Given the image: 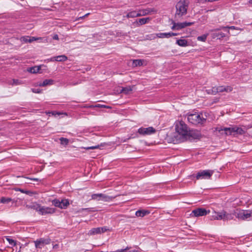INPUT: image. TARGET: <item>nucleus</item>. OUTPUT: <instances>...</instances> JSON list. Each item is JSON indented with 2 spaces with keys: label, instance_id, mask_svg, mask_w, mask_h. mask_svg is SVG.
I'll return each instance as SVG.
<instances>
[{
  "label": "nucleus",
  "instance_id": "obj_1",
  "mask_svg": "<svg viewBox=\"0 0 252 252\" xmlns=\"http://www.w3.org/2000/svg\"><path fill=\"white\" fill-rule=\"evenodd\" d=\"M252 127V125L242 126H237L230 127H217L216 130L225 135H244L246 134L247 130Z\"/></svg>",
  "mask_w": 252,
  "mask_h": 252
},
{
  "label": "nucleus",
  "instance_id": "obj_2",
  "mask_svg": "<svg viewBox=\"0 0 252 252\" xmlns=\"http://www.w3.org/2000/svg\"><path fill=\"white\" fill-rule=\"evenodd\" d=\"M186 116L188 122L195 125H203L206 123L207 117L206 113L203 112L188 113Z\"/></svg>",
  "mask_w": 252,
  "mask_h": 252
},
{
  "label": "nucleus",
  "instance_id": "obj_3",
  "mask_svg": "<svg viewBox=\"0 0 252 252\" xmlns=\"http://www.w3.org/2000/svg\"><path fill=\"white\" fill-rule=\"evenodd\" d=\"M189 5L188 0H180L176 5L175 17L177 19L181 18L187 13Z\"/></svg>",
  "mask_w": 252,
  "mask_h": 252
},
{
  "label": "nucleus",
  "instance_id": "obj_4",
  "mask_svg": "<svg viewBox=\"0 0 252 252\" xmlns=\"http://www.w3.org/2000/svg\"><path fill=\"white\" fill-rule=\"evenodd\" d=\"M31 208L35 210L40 215H51L56 212L54 208L43 206L37 203H34L31 206Z\"/></svg>",
  "mask_w": 252,
  "mask_h": 252
},
{
  "label": "nucleus",
  "instance_id": "obj_5",
  "mask_svg": "<svg viewBox=\"0 0 252 252\" xmlns=\"http://www.w3.org/2000/svg\"><path fill=\"white\" fill-rule=\"evenodd\" d=\"M235 216L239 220H252V210H240L235 212Z\"/></svg>",
  "mask_w": 252,
  "mask_h": 252
},
{
  "label": "nucleus",
  "instance_id": "obj_6",
  "mask_svg": "<svg viewBox=\"0 0 252 252\" xmlns=\"http://www.w3.org/2000/svg\"><path fill=\"white\" fill-rule=\"evenodd\" d=\"M176 132L181 137H184L188 134V128L187 125L183 122H178L175 126Z\"/></svg>",
  "mask_w": 252,
  "mask_h": 252
},
{
  "label": "nucleus",
  "instance_id": "obj_7",
  "mask_svg": "<svg viewBox=\"0 0 252 252\" xmlns=\"http://www.w3.org/2000/svg\"><path fill=\"white\" fill-rule=\"evenodd\" d=\"M233 88L231 86H219L214 87L212 89L206 90V92L210 94H216L218 93H222L223 92L229 93L231 92Z\"/></svg>",
  "mask_w": 252,
  "mask_h": 252
},
{
  "label": "nucleus",
  "instance_id": "obj_8",
  "mask_svg": "<svg viewBox=\"0 0 252 252\" xmlns=\"http://www.w3.org/2000/svg\"><path fill=\"white\" fill-rule=\"evenodd\" d=\"M52 204L55 207L60 208V209H66L69 205V202L68 199H62L61 201L57 199L52 201Z\"/></svg>",
  "mask_w": 252,
  "mask_h": 252
},
{
  "label": "nucleus",
  "instance_id": "obj_9",
  "mask_svg": "<svg viewBox=\"0 0 252 252\" xmlns=\"http://www.w3.org/2000/svg\"><path fill=\"white\" fill-rule=\"evenodd\" d=\"M173 26L171 29L173 30H180L187 27L190 26L194 24V22H185L183 23H176L174 21L172 22Z\"/></svg>",
  "mask_w": 252,
  "mask_h": 252
},
{
  "label": "nucleus",
  "instance_id": "obj_10",
  "mask_svg": "<svg viewBox=\"0 0 252 252\" xmlns=\"http://www.w3.org/2000/svg\"><path fill=\"white\" fill-rule=\"evenodd\" d=\"M213 173V170H202L198 172L196 177L197 179H209L211 178Z\"/></svg>",
  "mask_w": 252,
  "mask_h": 252
},
{
  "label": "nucleus",
  "instance_id": "obj_11",
  "mask_svg": "<svg viewBox=\"0 0 252 252\" xmlns=\"http://www.w3.org/2000/svg\"><path fill=\"white\" fill-rule=\"evenodd\" d=\"M51 239L49 238H40L34 241L35 246L37 249H42L45 245L49 244Z\"/></svg>",
  "mask_w": 252,
  "mask_h": 252
},
{
  "label": "nucleus",
  "instance_id": "obj_12",
  "mask_svg": "<svg viewBox=\"0 0 252 252\" xmlns=\"http://www.w3.org/2000/svg\"><path fill=\"white\" fill-rule=\"evenodd\" d=\"M155 129L152 126L148 127H141L138 129V132L143 135H150L155 133Z\"/></svg>",
  "mask_w": 252,
  "mask_h": 252
},
{
  "label": "nucleus",
  "instance_id": "obj_13",
  "mask_svg": "<svg viewBox=\"0 0 252 252\" xmlns=\"http://www.w3.org/2000/svg\"><path fill=\"white\" fill-rule=\"evenodd\" d=\"M210 213V210H207L204 208H197L192 211L191 215L195 217L206 216Z\"/></svg>",
  "mask_w": 252,
  "mask_h": 252
},
{
  "label": "nucleus",
  "instance_id": "obj_14",
  "mask_svg": "<svg viewBox=\"0 0 252 252\" xmlns=\"http://www.w3.org/2000/svg\"><path fill=\"white\" fill-rule=\"evenodd\" d=\"M214 215H212L211 218V220H223L225 217V214H223V211L221 212H214Z\"/></svg>",
  "mask_w": 252,
  "mask_h": 252
},
{
  "label": "nucleus",
  "instance_id": "obj_15",
  "mask_svg": "<svg viewBox=\"0 0 252 252\" xmlns=\"http://www.w3.org/2000/svg\"><path fill=\"white\" fill-rule=\"evenodd\" d=\"M67 60V58L65 55H60L51 58L49 61L51 62H64Z\"/></svg>",
  "mask_w": 252,
  "mask_h": 252
},
{
  "label": "nucleus",
  "instance_id": "obj_16",
  "mask_svg": "<svg viewBox=\"0 0 252 252\" xmlns=\"http://www.w3.org/2000/svg\"><path fill=\"white\" fill-rule=\"evenodd\" d=\"M139 17L142 16H145L147 15H149L150 13H151L152 12L154 11V10L153 9H145L142 10H139Z\"/></svg>",
  "mask_w": 252,
  "mask_h": 252
},
{
  "label": "nucleus",
  "instance_id": "obj_17",
  "mask_svg": "<svg viewBox=\"0 0 252 252\" xmlns=\"http://www.w3.org/2000/svg\"><path fill=\"white\" fill-rule=\"evenodd\" d=\"M150 214V212L145 210H139L136 212L135 215L138 217H143Z\"/></svg>",
  "mask_w": 252,
  "mask_h": 252
},
{
  "label": "nucleus",
  "instance_id": "obj_18",
  "mask_svg": "<svg viewBox=\"0 0 252 252\" xmlns=\"http://www.w3.org/2000/svg\"><path fill=\"white\" fill-rule=\"evenodd\" d=\"M42 66V65L39 66H34L28 68L27 70L28 72L32 73H36L39 71V70Z\"/></svg>",
  "mask_w": 252,
  "mask_h": 252
},
{
  "label": "nucleus",
  "instance_id": "obj_19",
  "mask_svg": "<svg viewBox=\"0 0 252 252\" xmlns=\"http://www.w3.org/2000/svg\"><path fill=\"white\" fill-rule=\"evenodd\" d=\"M176 44L181 47H187L189 45L188 41L184 39H180L177 40Z\"/></svg>",
  "mask_w": 252,
  "mask_h": 252
},
{
  "label": "nucleus",
  "instance_id": "obj_20",
  "mask_svg": "<svg viewBox=\"0 0 252 252\" xmlns=\"http://www.w3.org/2000/svg\"><path fill=\"white\" fill-rule=\"evenodd\" d=\"M100 197L101 199L100 200H104V201H107L108 200V198H109V197H108V196H104L103 194H94L93 195H92V199H97V197Z\"/></svg>",
  "mask_w": 252,
  "mask_h": 252
},
{
  "label": "nucleus",
  "instance_id": "obj_21",
  "mask_svg": "<svg viewBox=\"0 0 252 252\" xmlns=\"http://www.w3.org/2000/svg\"><path fill=\"white\" fill-rule=\"evenodd\" d=\"M151 20V18L149 17L147 18H143L139 19L138 21H136L137 24L138 26H141L146 23H148Z\"/></svg>",
  "mask_w": 252,
  "mask_h": 252
},
{
  "label": "nucleus",
  "instance_id": "obj_22",
  "mask_svg": "<svg viewBox=\"0 0 252 252\" xmlns=\"http://www.w3.org/2000/svg\"><path fill=\"white\" fill-rule=\"evenodd\" d=\"M127 18H135L137 17H139V11L137 12L136 11H132L129 12L127 15L126 16Z\"/></svg>",
  "mask_w": 252,
  "mask_h": 252
},
{
  "label": "nucleus",
  "instance_id": "obj_23",
  "mask_svg": "<svg viewBox=\"0 0 252 252\" xmlns=\"http://www.w3.org/2000/svg\"><path fill=\"white\" fill-rule=\"evenodd\" d=\"M54 80L52 79H45L42 83L39 84L40 87H44L47 85H51L53 84Z\"/></svg>",
  "mask_w": 252,
  "mask_h": 252
},
{
  "label": "nucleus",
  "instance_id": "obj_24",
  "mask_svg": "<svg viewBox=\"0 0 252 252\" xmlns=\"http://www.w3.org/2000/svg\"><path fill=\"white\" fill-rule=\"evenodd\" d=\"M133 86H127L125 88H122L121 90V93L125 94H129L133 90Z\"/></svg>",
  "mask_w": 252,
  "mask_h": 252
},
{
  "label": "nucleus",
  "instance_id": "obj_25",
  "mask_svg": "<svg viewBox=\"0 0 252 252\" xmlns=\"http://www.w3.org/2000/svg\"><path fill=\"white\" fill-rule=\"evenodd\" d=\"M145 61L144 60L138 59L134 60L132 62L133 66H141L144 64Z\"/></svg>",
  "mask_w": 252,
  "mask_h": 252
},
{
  "label": "nucleus",
  "instance_id": "obj_26",
  "mask_svg": "<svg viewBox=\"0 0 252 252\" xmlns=\"http://www.w3.org/2000/svg\"><path fill=\"white\" fill-rule=\"evenodd\" d=\"M100 233H101V230H100V229L99 228V227L92 228L88 232V234L90 235L97 234H100Z\"/></svg>",
  "mask_w": 252,
  "mask_h": 252
},
{
  "label": "nucleus",
  "instance_id": "obj_27",
  "mask_svg": "<svg viewBox=\"0 0 252 252\" xmlns=\"http://www.w3.org/2000/svg\"><path fill=\"white\" fill-rule=\"evenodd\" d=\"M38 40H42L43 42H47V39H45L43 37H29V40H28V42H32L33 41Z\"/></svg>",
  "mask_w": 252,
  "mask_h": 252
},
{
  "label": "nucleus",
  "instance_id": "obj_28",
  "mask_svg": "<svg viewBox=\"0 0 252 252\" xmlns=\"http://www.w3.org/2000/svg\"><path fill=\"white\" fill-rule=\"evenodd\" d=\"M212 36L213 38L217 37L219 38H220L224 37L225 36V35L224 33H223V32H218V33L215 32L213 34Z\"/></svg>",
  "mask_w": 252,
  "mask_h": 252
},
{
  "label": "nucleus",
  "instance_id": "obj_29",
  "mask_svg": "<svg viewBox=\"0 0 252 252\" xmlns=\"http://www.w3.org/2000/svg\"><path fill=\"white\" fill-rule=\"evenodd\" d=\"M11 198L9 197H2L0 199V203L3 204H8L11 201Z\"/></svg>",
  "mask_w": 252,
  "mask_h": 252
},
{
  "label": "nucleus",
  "instance_id": "obj_30",
  "mask_svg": "<svg viewBox=\"0 0 252 252\" xmlns=\"http://www.w3.org/2000/svg\"><path fill=\"white\" fill-rule=\"evenodd\" d=\"M208 35V34H204L202 35L199 36L197 37V39L198 41H202V42H205L207 39V37Z\"/></svg>",
  "mask_w": 252,
  "mask_h": 252
},
{
  "label": "nucleus",
  "instance_id": "obj_31",
  "mask_svg": "<svg viewBox=\"0 0 252 252\" xmlns=\"http://www.w3.org/2000/svg\"><path fill=\"white\" fill-rule=\"evenodd\" d=\"M228 29L229 30H239V31H242V29L239 28H238V27H236L235 26H226V27H221L220 28V29L219 30H221V29Z\"/></svg>",
  "mask_w": 252,
  "mask_h": 252
},
{
  "label": "nucleus",
  "instance_id": "obj_32",
  "mask_svg": "<svg viewBox=\"0 0 252 252\" xmlns=\"http://www.w3.org/2000/svg\"><path fill=\"white\" fill-rule=\"evenodd\" d=\"M60 140L62 145H67L69 142L68 139L66 138L61 137L60 138Z\"/></svg>",
  "mask_w": 252,
  "mask_h": 252
},
{
  "label": "nucleus",
  "instance_id": "obj_33",
  "mask_svg": "<svg viewBox=\"0 0 252 252\" xmlns=\"http://www.w3.org/2000/svg\"><path fill=\"white\" fill-rule=\"evenodd\" d=\"M6 240L9 243V244L13 246H16V242L15 240L11 239L9 237H6Z\"/></svg>",
  "mask_w": 252,
  "mask_h": 252
},
{
  "label": "nucleus",
  "instance_id": "obj_34",
  "mask_svg": "<svg viewBox=\"0 0 252 252\" xmlns=\"http://www.w3.org/2000/svg\"><path fill=\"white\" fill-rule=\"evenodd\" d=\"M223 214H225V217H224L223 220H228L232 219L233 217L231 214H229L225 211H223Z\"/></svg>",
  "mask_w": 252,
  "mask_h": 252
},
{
  "label": "nucleus",
  "instance_id": "obj_35",
  "mask_svg": "<svg viewBox=\"0 0 252 252\" xmlns=\"http://www.w3.org/2000/svg\"><path fill=\"white\" fill-rule=\"evenodd\" d=\"M156 35L157 37H158V38H167V32L158 33H157Z\"/></svg>",
  "mask_w": 252,
  "mask_h": 252
},
{
  "label": "nucleus",
  "instance_id": "obj_36",
  "mask_svg": "<svg viewBox=\"0 0 252 252\" xmlns=\"http://www.w3.org/2000/svg\"><path fill=\"white\" fill-rule=\"evenodd\" d=\"M167 38H169L171 36H177L178 35V33L170 32H167Z\"/></svg>",
  "mask_w": 252,
  "mask_h": 252
},
{
  "label": "nucleus",
  "instance_id": "obj_37",
  "mask_svg": "<svg viewBox=\"0 0 252 252\" xmlns=\"http://www.w3.org/2000/svg\"><path fill=\"white\" fill-rule=\"evenodd\" d=\"M99 145H96V146H94L88 147L85 148V149L86 150H93V149H98V148H99Z\"/></svg>",
  "mask_w": 252,
  "mask_h": 252
},
{
  "label": "nucleus",
  "instance_id": "obj_38",
  "mask_svg": "<svg viewBox=\"0 0 252 252\" xmlns=\"http://www.w3.org/2000/svg\"><path fill=\"white\" fill-rule=\"evenodd\" d=\"M29 40V36H23L21 38V41L28 42Z\"/></svg>",
  "mask_w": 252,
  "mask_h": 252
},
{
  "label": "nucleus",
  "instance_id": "obj_39",
  "mask_svg": "<svg viewBox=\"0 0 252 252\" xmlns=\"http://www.w3.org/2000/svg\"><path fill=\"white\" fill-rule=\"evenodd\" d=\"M32 92L34 93H40L41 90L39 89H32Z\"/></svg>",
  "mask_w": 252,
  "mask_h": 252
},
{
  "label": "nucleus",
  "instance_id": "obj_40",
  "mask_svg": "<svg viewBox=\"0 0 252 252\" xmlns=\"http://www.w3.org/2000/svg\"><path fill=\"white\" fill-rule=\"evenodd\" d=\"M18 190L20 191L22 193H26V194H29L31 193L30 191H29L24 190L22 189H19Z\"/></svg>",
  "mask_w": 252,
  "mask_h": 252
},
{
  "label": "nucleus",
  "instance_id": "obj_41",
  "mask_svg": "<svg viewBox=\"0 0 252 252\" xmlns=\"http://www.w3.org/2000/svg\"><path fill=\"white\" fill-rule=\"evenodd\" d=\"M12 81H13V83H12L13 85H14H14H18L20 84V82H19V80H18L13 79Z\"/></svg>",
  "mask_w": 252,
  "mask_h": 252
},
{
  "label": "nucleus",
  "instance_id": "obj_42",
  "mask_svg": "<svg viewBox=\"0 0 252 252\" xmlns=\"http://www.w3.org/2000/svg\"><path fill=\"white\" fill-rule=\"evenodd\" d=\"M101 230V233L105 232L107 230V229L106 227H99Z\"/></svg>",
  "mask_w": 252,
  "mask_h": 252
},
{
  "label": "nucleus",
  "instance_id": "obj_43",
  "mask_svg": "<svg viewBox=\"0 0 252 252\" xmlns=\"http://www.w3.org/2000/svg\"><path fill=\"white\" fill-rule=\"evenodd\" d=\"M128 252H141L140 251L137 249L131 250L128 251Z\"/></svg>",
  "mask_w": 252,
  "mask_h": 252
},
{
  "label": "nucleus",
  "instance_id": "obj_44",
  "mask_svg": "<svg viewBox=\"0 0 252 252\" xmlns=\"http://www.w3.org/2000/svg\"><path fill=\"white\" fill-rule=\"evenodd\" d=\"M52 114L53 115H55L56 114H57V115H59L61 114V113H59V112H54L52 113ZM62 114H64V115H67V114L65 113H62Z\"/></svg>",
  "mask_w": 252,
  "mask_h": 252
},
{
  "label": "nucleus",
  "instance_id": "obj_45",
  "mask_svg": "<svg viewBox=\"0 0 252 252\" xmlns=\"http://www.w3.org/2000/svg\"><path fill=\"white\" fill-rule=\"evenodd\" d=\"M96 107H104V108H108L109 107L107 106H106V105H100V104H98L97 105L95 106Z\"/></svg>",
  "mask_w": 252,
  "mask_h": 252
},
{
  "label": "nucleus",
  "instance_id": "obj_46",
  "mask_svg": "<svg viewBox=\"0 0 252 252\" xmlns=\"http://www.w3.org/2000/svg\"><path fill=\"white\" fill-rule=\"evenodd\" d=\"M53 38L55 40H59V36H58V34H54L53 36Z\"/></svg>",
  "mask_w": 252,
  "mask_h": 252
},
{
  "label": "nucleus",
  "instance_id": "obj_47",
  "mask_svg": "<svg viewBox=\"0 0 252 252\" xmlns=\"http://www.w3.org/2000/svg\"><path fill=\"white\" fill-rule=\"evenodd\" d=\"M29 179L31 180L34 181H38V179H37V178H29Z\"/></svg>",
  "mask_w": 252,
  "mask_h": 252
},
{
  "label": "nucleus",
  "instance_id": "obj_48",
  "mask_svg": "<svg viewBox=\"0 0 252 252\" xmlns=\"http://www.w3.org/2000/svg\"><path fill=\"white\" fill-rule=\"evenodd\" d=\"M59 247V245L57 244L54 245L53 246V249H57Z\"/></svg>",
  "mask_w": 252,
  "mask_h": 252
},
{
  "label": "nucleus",
  "instance_id": "obj_49",
  "mask_svg": "<svg viewBox=\"0 0 252 252\" xmlns=\"http://www.w3.org/2000/svg\"><path fill=\"white\" fill-rule=\"evenodd\" d=\"M85 17H83V16H81V17H80L79 18H78L77 20H79V19H82L83 18H85Z\"/></svg>",
  "mask_w": 252,
  "mask_h": 252
},
{
  "label": "nucleus",
  "instance_id": "obj_50",
  "mask_svg": "<svg viewBox=\"0 0 252 252\" xmlns=\"http://www.w3.org/2000/svg\"><path fill=\"white\" fill-rule=\"evenodd\" d=\"M89 14H90V13H87L86 14H85V15H84V16H83V17H86L88 16Z\"/></svg>",
  "mask_w": 252,
  "mask_h": 252
},
{
  "label": "nucleus",
  "instance_id": "obj_51",
  "mask_svg": "<svg viewBox=\"0 0 252 252\" xmlns=\"http://www.w3.org/2000/svg\"><path fill=\"white\" fill-rule=\"evenodd\" d=\"M249 3H251V4H252V0H250L249 1Z\"/></svg>",
  "mask_w": 252,
  "mask_h": 252
},
{
  "label": "nucleus",
  "instance_id": "obj_52",
  "mask_svg": "<svg viewBox=\"0 0 252 252\" xmlns=\"http://www.w3.org/2000/svg\"><path fill=\"white\" fill-rule=\"evenodd\" d=\"M217 31V30H212L211 31H212V32H213V31H214V32H215V31Z\"/></svg>",
  "mask_w": 252,
  "mask_h": 252
},
{
  "label": "nucleus",
  "instance_id": "obj_53",
  "mask_svg": "<svg viewBox=\"0 0 252 252\" xmlns=\"http://www.w3.org/2000/svg\"><path fill=\"white\" fill-rule=\"evenodd\" d=\"M228 34H230V32H229V31H228Z\"/></svg>",
  "mask_w": 252,
  "mask_h": 252
}]
</instances>
